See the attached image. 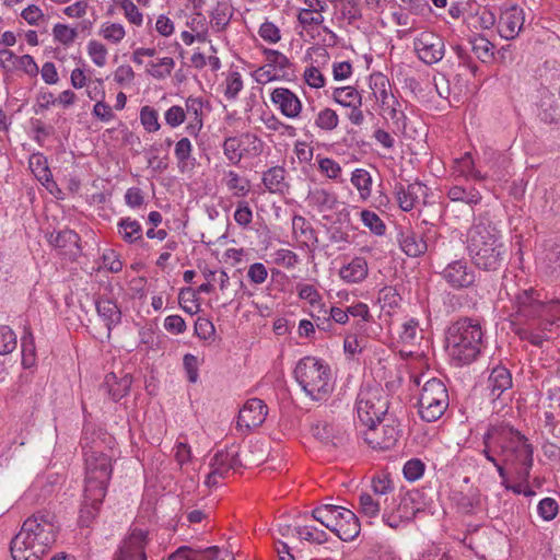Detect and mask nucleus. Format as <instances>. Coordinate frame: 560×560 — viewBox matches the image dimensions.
<instances>
[{"label": "nucleus", "mask_w": 560, "mask_h": 560, "mask_svg": "<svg viewBox=\"0 0 560 560\" xmlns=\"http://www.w3.org/2000/svg\"><path fill=\"white\" fill-rule=\"evenodd\" d=\"M294 376L306 395L315 401L326 400L332 392L330 369L322 360L313 357L301 359Z\"/></svg>", "instance_id": "nucleus-6"}, {"label": "nucleus", "mask_w": 560, "mask_h": 560, "mask_svg": "<svg viewBox=\"0 0 560 560\" xmlns=\"http://www.w3.org/2000/svg\"><path fill=\"white\" fill-rule=\"evenodd\" d=\"M332 100L343 107H352L357 104H362L361 94L352 86L336 88L332 91Z\"/></svg>", "instance_id": "nucleus-33"}, {"label": "nucleus", "mask_w": 560, "mask_h": 560, "mask_svg": "<svg viewBox=\"0 0 560 560\" xmlns=\"http://www.w3.org/2000/svg\"><path fill=\"white\" fill-rule=\"evenodd\" d=\"M351 183L358 189L361 199L366 200L372 192V176L364 168H355L351 174Z\"/></svg>", "instance_id": "nucleus-35"}, {"label": "nucleus", "mask_w": 560, "mask_h": 560, "mask_svg": "<svg viewBox=\"0 0 560 560\" xmlns=\"http://www.w3.org/2000/svg\"><path fill=\"white\" fill-rule=\"evenodd\" d=\"M262 183L271 194H283L288 189L285 183V170L281 166H273L264 173Z\"/></svg>", "instance_id": "nucleus-29"}, {"label": "nucleus", "mask_w": 560, "mask_h": 560, "mask_svg": "<svg viewBox=\"0 0 560 560\" xmlns=\"http://www.w3.org/2000/svg\"><path fill=\"white\" fill-rule=\"evenodd\" d=\"M361 220L368 229L375 235H383L386 231V225L383 220L373 211L362 210Z\"/></svg>", "instance_id": "nucleus-44"}, {"label": "nucleus", "mask_w": 560, "mask_h": 560, "mask_svg": "<svg viewBox=\"0 0 560 560\" xmlns=\"http://www.w3.org/2000/svg\"><path fill=\"white\" fill-rule=\"evenodd\" d=\"M364 441L374 450H389L394 447L399 438V430L394 424H384L382 420L373 425H366Z\"/></svg>", "instance_id": "nucleus-12"}, {"label": "nucleus", "mask_w": 560, "mask_h": 560, "mask_svg": "<svg viewBox=\"0 0 560 560\" xmlns=\"http://www.w3.org/2000/svg\"><path fill=\"white\" fill-rule=\"evenodd\" d=\"M502 462L515 475L517 480L529 478L534 463V448L528 439L510 425H499V440Z\"/></svg>", "instance_id": "nucleus-4"}, {"label": "nucleus", "mask_w": 560, "mask_h": 560, "mask_svg": "<svg viewBox=\"0 0 560 560\" xmlns=\"http://www.w3.org/2000/svg\"><path fill=\"white\" fill-rule=\"evenodd\" d=\"M79 236L71 230H63L57 233H51L49 236V243L58 248H66L71 244H77Z\"/></svg>", "instance_id": "nucleus-45"}, {"label": "nucleus", "mask_w": 560, "mask_h": 560, "mask_svg": "<svg viewBox=\"0 0 560 560\" xmlns=\"http://www.w3.org/2000/svg\"><path fill=\"white\" fill-rule=\"evenodd\" d=\"M392 481L387 476L374 477L372 479V490L377 497L376 499L383 500L388 493L393 491Z\"/></svg>", "instance_id": "nucleus-59"}, {"label": "nucleus", "mask_w": 560, "mask_h": 560, "mask_svg": "<svg viewBox=\"0 0 560 560\" xmlns=\"http://www.w3.org/2000/svg\"><path fill=\"white\" fill-rule=\"evenodd\" d=\"M511 387L512 375L510 371L502 365H497L493 368L487 381V389L489 390V396L495 400Z\"/></svg>", "instance_id": "nucleus-21"}, {"label": "nucleus", "mask_w": 560, "mask_h": 560, "mask_svg": "<svg viewBox=\"0 0 560 560\" xmlns=\"http://www.w3.org/2000/svg\"><path fill=\"white\" fill-rule=\"evenodd\" d=\"M312 515L343 541L354 539L360 533L357 515L342 506L324 504L314 509Z\"/></svg>", "instance_id": "nucleus-7"}, {"label": "nucleus", "mask_w": 560, "mask_h": 560, "mask_svg": "<svg viewBox=\"0 0 560 560\" xmlns=\"http://www.w3.org/2000/svg\"><path fill=\"white\" fill-rule=\"evenodd\" d=\"M396 105H398V101L396 98H394V102L389 106L388 105H381V106L397 128H405L406 127V115L402 110L398 109L396 107Z\"/></svg>", "instance_id": "nucleus-60"}, {"label": "nucleus", "mask_w": 560, "mask_h": 560, "mask_svg": "<svg viewBox=\"0 0 560 560\" xmlns=\"http://www.w3.org/2000/svg\"><path fill=\"white\" fill-rule=\"evenodd\" d=\"M454 174L465 178L471 177L479 182L487 178L485 174L475 168V163L469 152H466L460 159L455 160Z\"/></svg>", "instance_id": "nucleus-30"}, {"label": "nucleus", "mask_w": 560, "mask_h": 560, "mask_svg": "<svg viewBox=\"0 0 560 560\" xmlns=\"http://www.w3.org/2000/svg\"><path fill=\"white\" fill-rule=\"evenodd\" d=\"M308 198L322 210H331L337 203L336 195L324 188H315L310 192Z\"/></svg>", "instance_id": "nucleus-41"}, {"label": "nucleus", "mask_w": 560, "mask_h": 560, "mask_svg": "<svg viewBox=\"0 0 560 560\" xmlns=\"http://www.w3.org/2000/svg\"><path fill=\"white\" fill-rule=\"evenodd\" d=\"M223 182L228 189L233 192L235 197H245L249 192V180L241 177L234 171H228L224 173Z\"/></svg>", "instance_id": "nucleus-34"}, {"label": "nucleus", "mask_w": 560, "mask_h": 560, "mask_svg": "<svg viewBox=\"0 0 560 560\" xmlns=\"http://www.w3.org/2000/svg\"><path fill=\"white\" fill-rule=\"evenodd\" d=\"M447 198L453 202H463L467 207L465 209L466 217L474 215V206L480 203L482 196L475 187L465 188L459 185H454L447 190Z\"/></svg>", "instance_id": "nucleus-22"}, {"label": "nucleus", "mask_w": 560, "mask_h": 560, "mask_svg": "<svg viewBox=\"0 0 560 560\" xmlns=\"http://www.w3.org/2000/svg\"><path fill=\"white\" fill-rule=\"evenodd\" d=\"M98 35L105 40L117 45L126 36V30L120 23L105 22L101 25Z\"/></svg>", "instance_id": "nucleus-40"}, {"label": "nucleus", "mask_w": 560, "mask_h": 560, "mask_svg": "<svg viewBox=\"0 0 560 560\" xmlns=\"http://www.w3.org/2000/svg\"><path fill=\"white\" fill-rule=\"evenodd\" d=\"M131 383L132 380L129 374H122L118 377L116 373L110 372L105 376L102 388L113 400L117 401L128 394Z\"/></svg>", "instance_id": "nucleus-23"}, {"label": "nucleus", "mask_w": 560, "mask_h": 560, "mask_svg": "<svg viewBox=\"0 0 560 560\" xmlns=\"http://www.w3.org/2000/svg\"><path fill=\"white\" fill-rule=\"evenodd\" d=\"M399 245L401 250L409 257H419L428 249L425 241L413 231H405L400 233Z\"/></svg>", "instance_id": "nucleus-26"}, {"label": "nucleus", "mask_w": 560, "mask_h": 560, "mask_svg": "<svg viewBox=\"0 0 560 560\" xmlns=\"http://www.w3.org/2000/svg\"><path fill=\"white\" fill-rule=\"evenodd\" d=\"M117 232L129 244L142 240V226L137 220L131 218L120 219L117 223Z\"/></svg>", "instance_id": "nucleus-32"}, {"label": "nucleus", "mask_w": 560, "mask_h": 560, "mask_svg": "<svg viewBox=\"0 0 560 560\" xmlns=\"http://www.w3.org/2000/svg\"><path fill=\"white\" fill-rule=\"evenodd\" d=\"M268 408L259 398L248 399L244 407L240 410L237 418V427L246 431L261 425L267 417Z\"/></svg>", "instance_id": "nucleus-15"}, {"label": "nucleus", "mask_w": 560, "mask_h": 560, "mask_svg": "<svg viewBox=\"0 0 560 560\" xmlns=\"http://www.w3.org/2000/svg\"><path fill=\"white\" fill-rule=\"evenodd\" d=\"M413 45L419 59L425 65H434L444 57V40L441 36L432 32H422L415 39Z\"/></svg>", "instance_id": "nucleus-10"}, {"label": "nucleus", "mask_w": 560, "mask_h": 560, "mask_svg": "<svg viewBox=\"0 0 560 560\" xmlns=\"http://www.w3.org/2000/svg\"><path fill=\"white\" fill-rule=\"evenodd\" d=\"M524 21V11L521 8L513 5L506 9L502 12L498 23L501 37L508 40L514 39L521 32Z\"/></svg>", "instance_id": "nucleus-17"}, {"label": "nucleus", "mask_w": 560, "mask_h": 560, "mask_svg": "<svg viewBox=\"0 0 560 560\" xmlns=\"http://www.w3.org/2000/svg\"><path fill=\"white\" fill-rule=\"evenodd\" d=\"M541 106L550 110L556 118H560V90L557 94L546 90L541 96Z\"/></svg>", "instance_id": "nucleus-56"}, {"label": "nucleus", "mask_w": 560, "mask_h": 560, "mask_svg": "<svg viewBox=\"0 0 560 560\" xmlns=\"http://www.w3.org/2000/svg\"><path fill=\"white\" fill-rule=\"evenodd\" d=\"M119 7L124 10L127 21L136 26H141L143 23V14L132 0H119Z\"/></svg>", "instance_id": "nucleus-49"}, {"label": "nucleus", "mask_w": 560, "mask_h": 560, "mask_svg": "<svg viewBox=\"0 0 560 560\" xmlns=\"http://www.w3.org/2000/svg\"><path fill=\"white\" fill-rule=\"evenodd\" d=\"M419 508L416 506L413 500L409 495L400 499L397 506L388 504L384 508L383 521L392 528L399 527L402 523L413 520Z\"/></svg>", "instance_id": "nucleus-14"}, {"label": "nucleus", "mask_w": 560, "mask_h": 560, "mask_svg": "<svg viewBox=\"0 0 560 560\" xmlns=\"http://www.w3.org/2000/svg\"><path fill=\"white\" fill-rule=\"evenodd\" d=\"M96 311L109 330L121 320V311L116 302L110 299L100 298L96 301Z\"/></svg>", "instance_id": "nucleus-27"}, {"label": "nucleus", "mask_w": 560, "mask_h": 560, "mask_svg": "<svg viewBox=\"0 0 560 560\" xmlns=\"http://www.w3.org/2000/svg\"><path fill=\"white\" fill-rule=\"evenodd\" d=\"M233 7L228 0L218 1L210 14V24L217 32H222L230 24Z\"/></svg>", "instance_id": "nucleus-28"}, {"label": "nucleus", "mask_w": 560, "mask_h": 560, "mask_svg": "<svg viewBox=\"0 0 560 560\" xmlns=\"http://www.w3.org/2000/svg\"><path fill=\"white\" fill-rule=\"evenodd\" d=\"M88 54L97 67H104L106 65L108 51L104 44L97 40H90L88 44Z\"/></svg>", "instance_id": "nucleus-51"}, {"label": "nucleus", "mask_w": 560, "mask_h": 560, "mask_svg": "<svg viewBox=\"0 0 560 560\" xmlns=\"http://www.w3.org/2000/svg\"><path fill=\"white\" fill-rule=\"evenodd\" d=\"M369 268L365 258L354 257L339 270V277L348 283H359L368 277Z\"/></svg>", "instance_id": "nucleus-25"}, {"label": "nucleus", "mask_w": 560, "mask_h": 560, "mask_svg": "<svg viewBox=\"0 0 560 560\" xmlns=\"http://www.w3.org/2000/svg\"><path fill=\"white\" fill-rule=\"evenodd\" d=\"M243 89V80L238 72H231L226 78L225 96L229 100H235Z\"/></svg>", "instance_id": "nucleus-58"}, {"label": "nucleus", "mask_w": 560, "mask_h": 560, "mask_svg": "<svg viewBox=\"0 0 560 560\" xmlns=\"http://www.w3.org/2000/svg\"><path fill=\"white\" fill-rule=\"evenodd\" d=\"M400 300L401 299L397 293L396 289L392 287H385L380 291L378 301L383 302V308L386 306L389 308H395L399 305Z\"/></svg>", "instance_id": "nucleus-63"}, {"label": "nucleus", "mask_w": 560, "mask_h": 560, "mask_svg": "<svg viewBox=\"0 0 560 560\" xmlns=\"http://www.w3.org/2000/svg\"><path fill=\"white\" fill-rule=\"evenodd\" d=\"M84 458L85 479L79 520L82 526H89L97 515L106 495L112 477V463L106 454L92 448L84 451Z\"/></svg>", "instance_id": "nucleus-3"}, {"label": "nucleus", "mask_w": 560, "mask_h": 560, "mask_svg": "<svg viewBox=\"0 0 560 560\" xmlns=\"http://www.w3.org/2000/svg\"><path fill=\"white\" fill-rule=\"evenodd\" d=\"M498 440H499V427L491 425L487 430V432L483 434V438H482L483 450L481 451V453L485 455L487 460H489L492 464L497 462V458L491 453V444L497 445Z\"/></svg>", "instance_id": "nucleus-50"}, {"label": "nucleus", "mask_w": 560, "mask_h": 560, "mask_svg": "<svg viewBox=\"0 0 560 560\" xmlns=\"http://www.w3.org/2000/svg\"><path fill=\"white\" fill-rule=\"evenodd\" d=\"M339 117L331 108H323L315 117V126L323 131H332L338 127Z\"/></svg>", "instance_id": "nucleus-42"}, {"label": "nucleus", "mask_w": 560, "mask_h": 560, "mask_svg": "<svg viewBox=\"0 0 560 560\" xmlns=\"http://www.w3.org/2000/svg\"><path fill=\"white\" fill-rule=\"evenodd\" d=\"M178 301L182 308L190 315H194L199 311V305L195 304L196 291L191 288H183L179 291Z\"/></svg>", "instance_id": "nucleus-48"}, {"label": "nucleus", "mask_w": 560, "mask_h": 560, "mask_svg": "<svg viewBox=\"0 0 560 560\" xmlns=\"http://www.w3.org/2000/svg\"><path fill=\"white\" fill-rule=\"evenodd\" d=\"M448 392L444 383L435 377L422 386L419 397V415L427 422L440 419L448 407Z\"/></svg>", "instance_id": "nucleus-8"}, {"label": "nucleus", "mask_w": 560, "mask_h": 560, "mask_svg": "<svg viewBox=\"0 0 560 560\" xmlns=\"http://www.w3.org/2000/svg\"><path fill=\"white\" fill-rule=\"evenodd\" d=\"M234 220L243 228H247L252 223L253 211L247 201L242 200L237 202L236 210L234 212Z\"/></svg>", "instance_id": "nucleus-57"}, {"label": "nucleus", "mask_w": 560, "mask_h": 560, "mask_svg": "<svg viewBox=\"0 0 560 560\" xmlns=\"http://www.w3.org/2000/svg\"><path fill=\"white\" fill-rule=\"evenodd\" d=\"M175 61L171 57L161 58L158 62H150L147 72L155 79H164L172 73Z\"/></svg>", "instance_id": "nucleus-43"}, {"label": "nucleus", "mask_w": 560, "mask_h": 560, "mask_svg": "<svg viewBox=\"0 0 560 560\" xmlns=\"http://www.w3.org/2000/svg\"><path fill=\"white\" fill-rule=\"evenodd\" d=\"M16 348V336L7 325H0V354L11 353Z\"/></svg>", "instance_id": "nucleus-46"}, {"label": "nucleus", "mask_w": 560, "mask_h": 560, "mask_svg": "<svg viewBox=\"0 0 560 560\" xmlns=\"http://www.w3.org/2000/svg\"><path fill=\"white\" fill-rule=\"evenodd\" d=\"M312 434L314 435V438H316L317 440H319L326 444H328V443L335 444V442H334V439H335L334 425L326 421H319L316 424H314L312 427Z\"/></svg>", "instance_id": "nucleus-53"}, {"label": "nucleus", "mask_w": 560, "mask_h": 560, "mask_svg": "<svg viewBox=\"0 0 560 560\" xmlns=\"http://www.w3.org/2000/svg\"><path fill=\"white\" fill-rule=\"evenodd\" d=\"M534 294L535 292L533 290H525L516 295L515 304L517 306V312L523 316L532 317L539 312L541 305Z\"/></svg>", "instance_id": "nucleus-31"}, {"label": "nucleus", "mask_w": 560, "mask_h": 560, "mask_svg": "<svg viewBox=\"0 0 560 560\" xmlns=\"http://www.w3.org/2000/svg\"><path fill=\"white\" fill-rule=\"evenodd\" d=\"M360 511L364 516L375 517L378 515L381 509L385 508L388 502V498L383 500L375 499L369 493H362L359 498Z\"/></svg>", "instance_id": "nucleus-36"}, {"label": "nucleus", "mask_w": 560, "mask_h": 560, "mask_svg": "<svg viewBox=\"0 0 560 560\" xmlns=\"http://www.w3.org/2000/svg\"><path fill=\"white\" fill-rule=\"evenodd\" d=\"M387 410V395L381 387H366L360 390L357 398V413L362 424L366 427L380 422Z\"/></svg>", "instance_id": "nucleus-9"}, {"label": "nucleus", "mask_w": 560, "mask_h": 560, "mask_svg": "<svg viewBox=\"0 0 560 560\" xmlns=\"http://www.w3.org/2000/svg\"><path fill=\"white\" fill-rule=\"evenodd\" d=\"M147 532L133 528L122 539L113 560H147Z\"/></svg>", "instance_id": "nucleus-11"}, {"label": "nucleus", "mask_w": 560, "mask_h": 560, "mask_svg": "<svg viewBox=\"0 0 560 560\" xmlns=\"http://www.w3.org/2000/svg\"><path fill=\"white\" fill-rule=\"evenodd\" d=\"M264 54L267 60V67L280 73L281 77L287 74L285 70L291 66L290 60L282 52L273 49H265Z\"/></svg>", "instance_id": "nucleus-39"}, {"label": "nucleus", "mask_w": 560, "mask_h": 560, "mask_svg": "<svg viewBox=\"0 0 560 560\" xmlns=\"http://www.w3.org/2000/svg\"><path fill=\"white\" fill-rule=\"evenodd\" d=\"M399 339L404 345L415 346L422 339L421 330L419 329V322L410 318L402 324V330L399 334Z\"/></svg>", "instance_id": "nucleus-38"}, {"label": "nucleus", "mask_w": 560, "mask_h": 560, "mask_svg": "<svg viewBox=\"0 0 560 560\" xmlns=\"http://www.w3.org/2000/svg\"><path fill=\"white\" fill-rule=\"evenodd\" d=\"M443 279L454 289L468 288L476 280L475 271L465 260H455L448 264L443 272Z\"/></svg>", "instance_id": "nucleus-16"}, {"label": "nucleus", "mask_w": 560, "mask_h": 560, "mask_svg": "<svg viewBox=\"0 0 560 560\" xmlns=\"http://www.w3.org/2000/svg\"><path fill=\"white\" fill-rule=\"evenodd\" d=\"M370 88L377 102L381 105H390L394 102L395 96L390 91V83L388 78L381 73L375 72L370 75Z\"/></svg>", "instance_id": "nucleus-24"}, {"label": "nucleus", "mask_w": 560, "mask_h": 560, "mask_svg": "<svg viewBox=\"0 0 560 560\" xmlns=\"http://www.w3.org/2000/svg\"><path fill=\"white\" fill-rule=\"evenodd\" d=\"M240 466L241 460L236 452L220 451L211 459V469L205 483L208 487H213L220 478H226L231 471L236 470Z\"/></svg>", "instance_id": "nucleus-13"}, {"label": "nucleus", "mask_w": 560, "mask_h": 560, "mask_svg": "<svg viewBox=\"0 0 560 560\" xmlns=\"http://www.w3.org/2000/svg\"><path fill=\"white\" fill-rule=\"evenodd\" d=\"M58 525L55 514L37 511L27 517L12 538L10 551L14 560H39L56 542Z\"/></svg>", "instance_id": "nucleus-1"}, {"label": "nucleus", "mask_w": 560, "mask_h": 560, "mask_svg": "<svg viewBox=\"0 0 560 560\" xmlns=\"http://www.w3.org/2000/svg\"><path fill=\"white\" fill-rule=\"evenodd\" d=\"M395 194L399 208L402 211H410L427 196V187L418 182L407 185L399 183L395 186Z\"/></svg>", "instance_id": "nucleus-18"}, {"label": "nucleus", "mask_w": 560, "mask_h": 560, "mask_svg": "<svg viewBox=\"0 0 560 560\" xmlns=\"http://www.w3.org/2000/svg\"><path fill=\"white\" fill-rule=\"evenodd\" d=\"M140 120L148 132H155L161 127L158 120V112L148 105L141 108Z\"/></svg>", "instance_id": "nucleus-52"}, {"label": "nucleus", "mask_w": 560, "mask_h": 560, "mask_svg": "<svg viewBox=\"0 0 560 560\" xmlns=\"http://www.w3.org/2000/svg\"><path fill=\"white\" fill-rule=\"evenodd\" d=\"M270 98L283 116L288 118H296L300 116L302 110V103L300 98L289 89H275Z\"/></svg>", "instance_id": "nucleus-19"}, {"label": "nucleus", "mask_w": 560, "mask_h": 560, "mask_svg": "<svg viewBox=\"0 0 560 560\" xmlns=\"http://www.w3.org/2000/svg\"><path fill=\"white\" fill-rule=\"evenodd\" d=\"M492 44L486 38H479L472 43V50L476 54L477 58L480 59L482 62H486L490 58H492Z\"/></svg>", "instance_id": "nucleus-61"}, {"label": "nucleus", "mask_w": 560, "mask_h": 560, "mask_svg": "<svg viewBox=\"0 0 560 560\" xmlns=\"http://www.w3.org/2000/svg\"><path fill=\"white\" fill-rule=\"evenodd\" d=\"M54 37L57 42L61 43L62 45H70L72 44L77 36V30L72 28L66 24H56L52 28Z\"/></svg>", "instance_id": "nucleus-55"}, {"label": "nucleus", "mask_w": 560, "mask_h": 560, "mask_svg": "<svg viewBox=\"0 0 560 560\" xmlns=\"http://www.w3.org/2000/svg\"><path fill=\"white\" fill-rule=\"evenodd\" d=\"M319 170L328 178L336 179L341 174V166L335 160L323 158L318 162Z\"/></svg>", "instance_id": "nucleus-64"}, {"label": "nucleus", "mask_w": 560, "mask_h": 560, "mask_svg": "<svg viewBox=\"0 0 560 560\" xmlns=\"http://www.w3.org/2000/svg\"><path fill=\"white\" fill-rule=\"evenodd\" d=\"M240 148L241 141L236 137H229L223 142V153L232 164H238L242 160Z\"/></svg>", "instance_id": "nucleus-54"}, {"label": "nucleus", "mask_w": 560, "mask_h": 560, "mask_svg": "<svg viewBox=\"0 0 560 560\" xmlns=\"http://www.w3.org/2000/svg\"><path fill=\"white\" fill-rule=\"evenodd\" d=\"M424 470H425V465L421 459L411 458L408 462H406V464L404 465L402 472H404V477L408 481L413 482L423 476Z\"/></svg>", "instance_id": "nucleus-47"}, {"label": "nucleus", "mask_w": 560, "mask_h": 560, "mask_svg": "<svg viewBox=\"0 0 560 560\" xmlns=\"http://www.w3.org/2000/svg\"><path fill=\"white\" fill-rule=\"evenodd\" d=\"M292 233L301 248L314 250L317 247L316 231L304 217L295 214L292 218Z\"/></svg>", "instance_id": "nucleus-20"}, {"label": "nucleus", "mask_w": 560, "mask_h": 560, "mask_svg": "<svg viewBox=\"0 0 560 560\" xmlns=\"http://www.w3.org/2000/svg\"><path fill=\"white\" fill-rule=\"evenodd\" d=\"M538 513L546 521L553 520L558 514L557 501L551 498L542 499L538 504Z\"/></svg>", "instance_id": "nucleus-62"}, {"label": "nucleus", "mask_w": 560, "mask_h": 560, "mask_svg": "<svg viewBox=\"0 0 560 560\" xmlns=\"http://www.w3.org/2000/svg\"><path fill=\"white\" fill-rule=\"evenodd\" d=\"M466 248L474 265L485 271H497L505 261L506 247L501 231L487 213L474 219L466 234Z\"/></svg>", "instance_id": "nucleus-2"}, {"label": "nucleus", "mask_w": 560, "mask_h": 560, "mask_svg": "<svg viewBox=\"0 0 560 560\" xmlns=\"http://www.w3.org/2000/svg\"><path fill=\"white\" fill-rule=\"evenodd\" d=\"M483 332L480 323L472 318H460L447 329L446 349L457 365L469 364L480 353Z\"/></svg>", "instance_id": "nucleus-5"}, {"label": "nucleus", "mask_w": 560, "mask_h": 560, "mask_svg": "<svg viewBox=\"0 0 560 560\" xmlns=\"http://www.w3.org/2000/svg\"><path fill=\"white\" fill-rule=\"evenodd\" d=\"M22 364L24 368H31L35 361V341L30 327L24 328V335L21 338Z\"/></svg>", "instance_id": "nucleus-37"}]
</instances>
